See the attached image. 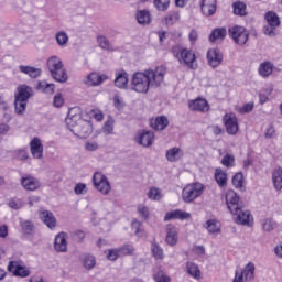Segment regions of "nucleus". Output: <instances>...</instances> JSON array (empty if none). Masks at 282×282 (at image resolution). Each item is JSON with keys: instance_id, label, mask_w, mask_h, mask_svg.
Instances as JSON below:
<instances>
[{"instance_id": "obj_1", "label": "nucleus", "mask_w": 282, "mask_h": 282, "mask_svg": "<svg viewBox=\"0 0 282 282\" xmlns=\"http://www.w3.org/2000/svg\"><path fill=\"white\" fill-rule=\"evenodd\" d=\"M147 83V88H143V94L149 91L150 87H160L164 83V76H166V67L158 66L155 70L148 69L142 74Z\"/></svg>"}, {"instance_id": "obj_2", "label": "nucleus", "mask_w": 282, "mask_h": 282, "mask_svg": "<svg viewBox=\"0 0 282 282\" xmlns=\"http://www.w3.org/2000/svg\"><path fill=\"white\" fill-rule=\"evenodd\" d=\"M48 72L57 83H67V72L63 66L61 57L53 55L47 59Z\"/></svg>"}, {"instance_id": "obj_3", "label": "nucleus", "mask_w": 282, "mask_h": 282, "mask_svg": "<svg viewBox=\"0 0 282 282\" xmlns=\"http://www.w3.org/2000/svg\"><path fill=\"white\" fill-rule=\"evenodd\" d=\"M172 54L174 58H177L178 63H183L189 69H195V53L191 50L177 44L172 47Z\"/></svg>"}, {"instance_id": "obj_4", "label": "nucleus", "mask_w": 282, "mask_h": 282, "mask_svg": "<svg viewBox=\"0 0 282 282\" xmlns=\"http://www.w3.org/2000/svg\"><path fill=\"white\" fill-rule=\"evenodd\" d=\"M202 193H204V185L202 183L189 184L183 188L182 199L185 204H191L197 197H202Z\"/></svg>"}, {"instance_id": "obj_5", "label": "nucleus", "mask_w": 282, "mask_h": 282, "mask_svg": "<svg viewBox=\"0 0 282 282\" xmlns=\"http://www.w3.org/2000/svg\"><path fill=\"white\" fill-rule=\"evenodd\" d=\"M228 34L236 45H246V43H248V39H250V32L240 25L229 28Z\"/></svg>"}, {"instance_id": "obj_6", "label": "nucleus", "mask_w": 282, "mask_h": 282, "mask_svg": "<svg viewBox=\"0 0 282 282\" xmlns=\"http://www.w3.org/2000/svg\"><path fill=\"white\" fill-rule=\"evenodd\" d=\"M264 19L267 21V25L263 28V32L267 36H276V28L281 25V19L279 14L273 11H269L265 13Z\"/></svg>"}, {"instance_id": "obj_7", "label": "nucleus", "mask_w": 282, "mask_h": 282, "mask_svg": "<svg viewBox=\"0 0 282 282\" xmlns=\"http://www.w3.org/2000/svg\"><path fill=\"white\" fill-rule=\"evenodd\" d=\"M93 184L101 195H109L111 193V184L105 174L96 172L93 176Z\"/></svg>"}, {"instance_id": "obj_8", "label": "nucleus", "mask_w": 282, "mask_h": 282, "mask_svg": "<svg viewBox=\"0 0 282 282\" xmlns=\"http://www.w3.org/2000/svg\"><path fill=\"white\" fill-rule=\"evenodd\" d=\"M223 122L226 127V132L228 135H237V133H239V120L235 113H226L223 117Z\"/></svg>"}, {"instance_id": "obj_9", "label": "nucleus", "mask_w": 282, "mask_h": 282, "mask_svg": "<svg viewBox=\"0 0 282 282\" xmlns=\"http://www.w3.org/2000/svg\"><path fill=\"white\" fill-rule=\"evenodd\" d=\"M94 131V128H91V122L86 120H79L77 126L73 129L74 135H77V138H89L91 135V132Z\"/></svg>"}, {"instance_id": "obj_10", "label": "nucleus", "mask_w": 282, "mask_h": 282, "mask_svg": "<svg viewBox=\"0 0 282 282\" xmlns=\"http://www.w3.org/2000/svg\"><path fill=\"white\" fill-rule=\"evenodd\" d=\"M226 204L229 213H239L241 205H239V195H237V192L229 189L226 193Z\"/></svg>"}, {"instance_id": "obj_11", "label": "nucleus", "mask_w": 282, "mask_h": 282, "mask_svg": "<svg viewBox=\"0 0 282 282\" xmlns=\"http://www.w3.org/2000/svg\"><path fill=\"white\" fill-rule=\"evenodd\" d=\"M80 120H83L80 118V108L75 107L69 109L68 115L65 119V123L68 127V129L73 132V129L75 127H78Z\"/></svg>"}, {"instance_id": "obj_12", "label": "nucleus", "mask_w": 282, "mask_h": 282, "mask_svg": "<svg viewBox=\"0 0 282 282\" xmlns=\"http://www.w3.org/2000/svg\"><path fill=\"white\" fill-rule=\"evenodd\" d=\"M207 61L210 67H219V64L224 61V55L221 54V51H219V48H210L207 52Z\"/></svg>"}, {"instance_id": "obj_13", "label": "nucleus", "mask_w": 282, "mask_h": 282, "mask_svg": "<svg viewBox=\"0 0 282 282\" xmlns=\"http://www.w3.org/2000/svg\"><path fill=\"white\" fill-rule=\"evenodd\" d=\"M200 12L204 17H214L217 12V0H202Z\"/></svg>"}, {"instance_id": "obj_14", "label": "nucleus", "mask_w": 282, "mask_h": 282, "mask_svg": "<svg viewBox=\"0 0 282 282\" xmlns=\"http://www.w3.org/2000/svg\"><path fill=\"white\" fill-rule=\"evenodd\" d=\"M108 78L109 77L105 74L98 75L97 73H90L87 75L84 84L87 85V87H98V85H102V83H105V80Z\"/></svg>"}, {"instance_id": "obj_15", "label": "nucleus", "mask_w": 282, "mask_h": 282, "mask_svg": "<svg viewBox=\"0 0 282 282\" xmlns=\"http://www.w3.org/2000/svg\"><path fill=\"white\" fill-rule=\"evenodd\" d=\"M15 99L22 100L24 102H28L30 98H32L34 91L32 90V87L28 85H21L17 88Z\"/></svg>"}, {"instance_id": "obj_16", "label": "nucleus", "mask_w": 282, "mask_h": 282, "mask_svg": "<svg viewBox=\"0 0 282 282\" xmlns=\"http://www.w3.org/2000/svg\"><path fill=\"white\" fill-rule=\"evenodd\" d=\"M173 219H180V221H184V219H191V214L182 209L167 212L164 216V221H171Z\"/></svg>"}, {"instance_id": "obj_17", "label": "nucleus", "mask_w": 282, "mask_h": 282, "mask_svg": "<svg viewBox=\"0 0 282 282\" xmlns=\"http://www.w3.org/2000/svg\"><path fill=\"white\" fill-rule=\"evenodd\" d=\"M30 149L35 160H43V143H41V139L34 138L30 142Z\"/></svg>"}, {"instance_id": "obj_18", "label": "nucleus", "mask_w": 282, "mask_h": 282, "mask_svg": "<svg viewBox=\"0 0 282 282\" xmlns=\"http://www.w3.org/2000/svg\"><path fill=\"white\" fill-rule=\"evenodd\" d=\"M231 215H235V221L240 226H249L250 219H252V215H250V212L241 209L239 207V210L237 213H231Z\"/></svg>"}, {"instance_id": "obj_19", "label": "nucleus", "mask_w": 282, "mask_h": 282, "mask_svg": "<svg viewBox=\"0 0 282 282\" xmlns=\"http://www.w3.org/2000/svg\"><path fill=\"white\" fill-rule=\"evenodd\" d=\"M21 185L25 191H37V188H41V182L30 175L21 178Z\"/></svg>"}, {"instance_id": "obj_20", "label": "nucleus", "mask_w": 282, "mask_h": 282, "mask_svg": "<svg viewBox=\"0 0 282 282\" xmlns=\"http://www.w3.org/2000/svg\"><path fill=\"white\" fill-rule=\"evenodd\" d=\"M188 107L191 111H208L210 109V106H208V101L206 99L197 98L195 100H191L188 102Z\"/></svg>"}, {"instance_id": "obj_21", "label": "nucleus", "mask_w": 282, "mask_h": 282, "mask_svg": "<svg viewBox=\"0 0 282 282\" xmlns=\"http://www.w3.org/2000/svg\"><path fill=\"white\" fill-rule=\"evenodd\" d=\"M274 72V64L270 61L262 62L258 67V74L262 78H270Z\"/></svg>"}, {"instance_id": "obj_22", "label": "nucleus", "mask_w": 282, "mask_h": 282, "mask_svg": "<svg viewBox=\"0 0 282 282\" xmlns=\"http://www.w3.org/2000/svg\"><path fill=\"white\" fill-rule=\"evenodd\" d=\"M8 270L13 273L14 276H21L25 279L30 274L28 267L17 265V262H9Z\"/></svg>"}, {"instance_id": "obj_23", "label": "nucleus", "mask_w": 282, "mask_h": 282, "mask_svg": "<svg viewBox=\"0 0 282 282\" xmlns=\"http://www.w3.org/2000/svg\"><path fill=\"white\" fill-rule=\"evenodd\" d=\"M54 249L56 252H67V237L65 232H59L55 237Z\"/></svg>"}, {"instance_id": "obj_24", "label": "nucleus", "mask_w": 282, "mask_h": 282, "mask_svg": "<svg viewBox=\"0 0 282 282\" xmlns=\"http://www.w3.org/2000/svg\"><path fill=\"white\" fill-rule=\"evenodd\" d=\"M19 72L20 74H24L30 78H40L41 74H43V70L41 68H36L34 66H25V65H20Z\"/></svg>"}, {"instance_id": "obj_25", "label": "nucleus", "mask_w": 282, "mask_h": 282, "mask_svg": "<svg viewBox=\"0 0 282 282\" xmlns=\"http://www.w3.org/2000/svg\"><path fill=\"white\" fill-rule=\"evenodd\" d=\"M167 246H176L177 245V228L173 225L166 226V238Z\"/></svg>"}, {"instance_id": "obj_26", "label": "nucleus", "mask_w": 282, "mask_h": 282, "mask_svg": "<svg viewBox=\"0 0 282 282\" xmlns=\"http://www.w3.org/2000/svg\"><path fill=\"white\" fill-rule=\"evenodd\" d=\"M127 85H129V74L126 70H121L116 74L115 86L118 89H127Z\"/></svg>"}, {"instance_id": "obj_27", "label": "nucleus", "mask_w": 282, "mask_h": 282, "mask_svg": "<svg viewBox=\"0 0 282 282\" xmlns=\"http://www.w3.org/2000/svg\"><path fill=\"white\" fill-rule=\"evenodd\" d=\"M42 221L47 226V228H56V217L50 210H44L40 215Z\"/></svg>"}, {"instance_id": "obj_28", "label": "nucleus", "mask_w": 282, "mask_h": 282, "mask_svg": "<svg viewBox=\"0 0 282 282\" xmlns=\"http://www.w3.org/2000/svg\"><path fill=\"white\" fill-rule=\"evenodd\" d=\"M214 177L220 188H224V186H228V173L224 172L221 167H217L215 170Z\"/></svg>"}, {"instance_id": "obj_29", "label": "nucleus", "mask_w": 282, "mask_h": 282, "mask_svg": "<svg viewBox=\"0 0 282 282\" xmlns=\"http://www.w3.org/2000/svg\"><path fill=\"white\" fill-rule=\"evenodd\" d=\"M152 129L155 131H164L169 127V118L166 116L156 117L154 121L151 122Z\"/></svg>"}, {"instance_id": "obj_30", "label": "nucleus", "mask_w": 282, "mask_h": 282, "mask_svg": "<svg viewBox=\"0 0 282 282\" xmlns=\"http://www.w3.org/2000/svg\"><path fill=\"white\" fill-rule=\"evenodd\" d=\"M228 34L226 28H217L214 29L209 35L210 43H215V41H224Z\"/></svg>"}, {"instance_id": "obj_31", "label": "nucleus", "mask_w": 282, "mask_h": 282, "mask_svg": "<svg viewBox=\"0 0 282 282\" xmlns=\"http://www.w3.org/2000/svg\"><path fill=\"white\" fill-rule=\"evenodd\" d=\"M186 272L187 274H189V276L196 279V281H199V279H202V271L199 270V267L194 262L186 263Z\"/></svg>"}, {"instance_id": "obj_32", "label": "nucleus", "mask_w": 282, "mask_h": 282, "mask_svg": "<svg viewBox=\"0 0 282 282\" xmlns=\"http://www.w3.org/2000/svg\"><path fill=\"white\" fill-rule=\"evenodd\" d=\"M132 89L133 91H137L138 94H142V73L137 72L132 76Z\"/></svg>"}, {"instance_id": "obj_33", "label": "nucleus", "mask_w": 282, "mask_h": 282, "mask_svg": "<svg viewBox=\"0 0 282 282\" xmlns=\"http://www.w3.org/2000/svg\"><path fill=\"white\" fill-rule=\"evenodd\" d=\"M239 274H242V279L252 281L254 279V263L249 262L243 270L239 271Z\"/></svg>"}, {"instance_id": "obj_34", "label": "nucleus", "mask_w": 282, "mask_h": 282, "mask_svg": "<svg viewBox=\"0 0 282 282\" xmlns=\"http://www.w3.org/2000/svg\"><path fill=\"white\" fill-rule=\"evenodd\" d=\"M272 181L275 191H281L282 188V169H275L272 173Z\"/></svg>"}, {"instance_id": "obj_35", "label": "nucleus", "mask_w": 282, "mask_h": 282, "mask_svg": "<svg viewBox=\"0 0 282 282\" xmlns=\"http://www.w3.org/2000/svg\"><path fill=\"white\" fill-rule=\"evenodd\" d=\"M20 226L23 235H34V230H36V227H34V223H32V220H21Z\"/></svg>"}, {"instance_id": "obj_36", "label": "nucleus", "mask_w": 282, "mask_h": 282, "mask_svg": "<svg viewBox=\"0 0 282 282\" xmlns=\"http://www.w3.org/2000/svg\"><path fill=\"white\" fill-rule=\"evenodd\" d=\"M154 281L155 282H171V278L164 273L162 267H156L154 269Z\"/></svg>"}, {"instance_id": "obj_37", "label": "nucleus", "mask_w": 282, "mask_h": 282, "mask_svg": "<svg viewBox=\"0 0 282 282\" xmlns=\"http://www.w3.org/2000/svg\"><path fill=\"white\" fill-rule=\"evenodd\" d=\"M83 265L86 270H94V268H96V257L89 253L84 254Z\"/></svg>"}, {"instance_id": "obj_38", "label": "nucleus", "mask_w": 282, "mask_h": 282, "mask_svg": "<svg viewBox=\"0 0 282 282\" xmlns=\"http://www.w3.org/2000/svg\"><path fill=\"white\" fill-rule=\"evenodd\" d=\"M155 140V134L152 131L142 130V147H151Z\"/></svg>"}, {"instance_id": "obj_39", "label": "nucleus", "mask_w": 282, "mask_h": 282, "mask_svg": "<svg viewBox=\"0 0 282 282\" xmlns=\"http://www.w3.org/2000/svg\"><path fill=\"white\" fill-rule=\"evenodd\" d=\"M232 8H234V14H237L238 17H246V14H248V12L246 11V3L241 2V1H236L232 3Z\"/></svg>"}, {"instance_id": "obj_40", "label": "nucleus", "mask_w": 282, "mask_h": 282, "mask_svg": "<svg viewBox=\"0 0 282 282\" xmlns=\"http://www.w3.org/2000/svg\"><path fill=\"white\" fill-rule=\"evenodd\" d=\"M180 148L175 147L172 149H169L166 151V160L167 162H177V160H180Z\"/></svg>"}, {"instance_id": "obj_41", "label": "nucleus", "mask_w": 282, "mask_h": 282, "mask_svg": "<svg viewBox=\"0 0 282 282\" xmlns=\"http://www.w3.org/2000/svg\"><path fill=\"white\" fill-rule=\"evenodd\" d=\"M153 6L159 12H166L171 6V0H153Z\"/></svg>"}, {"instance_id": "obj_42", "label": "nucleus", "mask_w": 282, "mask_h": 282, "mask_svg": "<svg viewBox=\"0 0 282 282\" xmlns=\"http://www.w3.org/2000/svg\"><path fill=\"white\" fill-rule=\"evenodd\" d=\"M8 206L12 210H21V208L25 206V202H23L21 198L13 197L9 199Z\"/></svg>"}, {"instance_id": "obj_43", "label": "nucleus", "mask_w": 282, "mask_h": 282, "mask_svg": "<svg viewBox=\"0 0 282 282\" xmlns=\"http://www.w3.org/2000/svg\"><path fill=\"white\" fill-rule=\"evenodd\" d=\"M97 43H98L99 47H101V50H106L107 52H112L113 51V46L107 40V37H105L104 35H99L97 37Z\"/></svg>"}, {"instance_id": "obj_44", "label": "nucleus", "mask_w": 282, "mask_h": 282, "mask_svg": "<svg viewBox=\"0 0 282 282\" xmlns=\"http://www.w3.org/2000/svg\"><path fill=\"white\" fill-rule=\"evenodd\" d=\"M152 254L154 259L162 260L164 259V249L158 245V242H153L151 246Z\"/></svg>"}, {"instance_id": "obj_45", "label": "nucleus", "mask_w": 282, "mask_h": 282, "mask_svg": "<svg viewBox=\"0 0 282 282\" xmlns=\"http://www.w3.org/2000/svg\"><path fill=\"white\" fill-rule=\"evenodd\" d=\"M113 124H116L113 117H108L107 121L104 123V133L106 135L113 134Z\"/></svg>"}, {"instance_id": "obj_46", "label": "nucleus", "mask_w": 282, "mask_h": 282, "mask_svg": "<svg viewBox=\"0 0 282 282\" xmlns=\"http://www.w3.org/2000/svg\"><path fill=\"white\" fill-rule=\"evenodd\" d=\"M14 107H15V113H18V116H23V113H25V108L28 107V101L15 99Z\"/></svg>"}, {"instance_id": "obj_47", "label": "nucleus", "mask_w": 282, "mask_h": 282, "mask_svg": "<svg viewBox=\"0 0 282 282\" xmlns=\"http://www.w3.org/2000/svg\"><path fill=\"white\" fill-rule=\"evenodd\" d=\"M207 230L208 232H210L212 235H215V232H219L220 228H219V223L216 219H209L207 220Z\"/></svg>"}, {"instance_id": "obj_48", "label": "nucleus", "mask_w": 282, "mask_h": 282, "mask_svg": "<svg viewBox=\"0 0 282 282\" xmlns=\"http://www.w3.org/2000/svg\"><path fill=\"white\" fill-rule=\"evenodd\" d=\"M56 41H57V44L63 47L65 45H67V42L69 41V36L67 35L66 32L64 31H61L56 34Z\"/></svg>"}, {"instance_id": "obj_49", "label": "nucleus", "mask_w": 282, "mask_h": 282, "mask_svg": "<svg viewBox=\"0 0 282 282\" xmlns=\"http://www.w3.org/2000/svg\"><path fill=\"white\" fill-rule=\"evenodd\" d=\"M235 188H243V174L241 172L237 173L231 180Z\"/></svg>"}, {"instance_id": "obj_50", "label": "nucleus", "mask_w": 282, "mask_h": 282, "mask_svg": "<svg viewBox=\"0 0 282 282\" xmlns=\"http://www.w3.org/2000/svg\"><path fill=\"white\" fill-rule=\"evenodd\" d=\"M223 166H227V169H231V166H235V156L232 154H226L221 159Z\"/></svg>"}, {"instance_id": "obj_51", "label": "nucleus", "mask_w": 282, "mask_h": 282, "mask_svg": "<svg viewBox=\"0 0 282 282\" xmlns=\"http://www.w3.org/2000/svg\"><path fill=\"white\" fill-rule=\"evenodd\" d=\"M149 199H154L155 202H159V199H162V194L160 193L159 188L152 187L148 192Z\"/></svg>"}, {"instance_id": "obj_52", "label": "nucleus", "mask_w": 282, "mask_h": 282, "mask_svg": "<svg viewBox=\"0 0 282 282\" xmlns=\"http://www.w3.org/2000/svg\"><path fill=\"white\" fill-rule=\"evenodd\" d=\"M106 257L109 261H116L120 257V251L118 249H109L106 251Z\"/></svg>"}, {"instance_id": "obj_53", "label": "nucleus", "mask_w": 282, "mask_h": 282, "mask_svg": "<svg viewBox=\"0 0 282 282\" xmlns=\"http://www.w3.org/2000/svg\"><path fill=\"white\" fill-rule=\"evenodd\" d=\"M118 250H119L120 257H127L128 254L133 253V247H131L129 245H124L123 247L119 248Z\"/></svg>"}, {"instance_id": "obj_54", "label": "nucleus", "mask_w": 282, "mask_h": 282, "mask_svg": "<svg viewBox=\"0 0 282 282\" xmlns=\"http://www.w3.org/2000/svg\"><path fill=\"white\" fill-rule=\"evenodd\" d=\"M262 230H264V232H272V230H274V221H272V219H264Z\"/></svg>"}, {"instance_id": "obj_55", "label": "nucleus", "mask_w": 282, "mask_h": 282, "mask_svg": "<svg viewBox=\"0 0 282 282\" xmlns=\"http://www.w3.org/2000/svg\"><path fill=\"white\" fill-rule=\"evenodd\" d=\"M87 185L85 183H78L74 187L75 195H85Z\"/></svg>"}, {"instance_id": "obj_56", "label": "nucleus", "mask_w": 282, "mask_h": 282, "mask_svg": "<svg viewBox=\"0 0 282 282\" xmlns=\"http://www.w3.org/2000/svg\"><path fill=\"white\" fill-rule=\"evenodd\" d=\"M113 105H115V108L118 109L119 111L121 109H124V101L122 100V98H120V96L116 95L113 97Z\"/></svg>"}, {"instance_id": "obj_57", "label": "nucleus", "mask_w": 282, "mask_h": 282, "mask_svg": "<svg viewBox=\"0 0 282 282\" xmlns=\"http://www.w3.org/2000/svg\"><path fill=\"white\" fill-rule=\"evenodd\" d=\"M151 23V12L142 10V25H149Z\"/></svg>"}, {"instance_id": "obj_58", "label": "nucleus", "mask_w": 282, "mask_h": 282, "mask_svg": "<svg viewBox=\"0 0 282 282\" xmlns=\"http://www.w3.org/2000/svg\"><path fill=\"white\" fill-rule=\"evenodd\" d=\"M276 135V130L274 129V126H269L265 130L264 137L269 140H272Z\"/></svg>"}, {"instance_id": "obj_59", "label": "nucleus", "mask_w": 282, "mask_h": 282, "mask_svg": "<svg viewBox=\"0 0 282 282\" xmlns=\"http://www.w3.org/2000/svg\"><path fill=\"white\" fill-rule=\"evenodd\" d=\"M254 109V102L245 104L243 107L240 108V113H250Z\"/></svg>"}, {"instance_id": "obj_60", "label": "nucleus", "mask_w": 282, "mask_h": 282, "mask_svg": "<svg viewBox=\"0 0 282 282\" xmlns=\"http://www.w3.org/2000/svg\"><path fill=\"white\" fill-rule=\"evenodd\" d=\"M73 239L75 241H77V243H80V241H83V239H85V231H75L73 232Z\"/></svg>"}, {"instance_id": "obj_61", "label": "nucleus", "mask_w": 282, "mask_h": 282, "mask_svg": "<svg viewBox=\"0 0 282 282\" xmlns=\"http://www.w3.org/2000/svg\"><path fill=\"white\" fill-rule=\"evenodd\" d=\"M63 102H64V99H63V96L62 95H56L53 99V105L55 107H63Z\"/></svg>"}, {"instance_id": "obj_62", "label": "nucleus", "mask_w": 282, "mask_h": 282, "mask_svg": "<svg viewBox=\"0 0 282 282\" xmlns=\"http://www.w3.org/2000/svg\"><path fill=\"white\" fill-rule=\"evenodd\" d=\"M86 151H96L98 149L97 142H86L85 143Z\"/></svg>"}, {"instance_id": "obj_63", "label": "nucleus", "mask_w": 282, "mask_h": 282, "mask_svg": "<svg viewBox=\"0 0 282 282\" xmlns=\"http://www.w3.org/2000/svg\"><path fill=\"white\" fill-rule=\"evenodd\" d=\"M178 19H180V14L174 13V14L167 15V17L165 18V21H166L167 24H171V23H173L174 21H178Z\"/></svg>"}, {"instance_id": "obj_64", "label": "nucleus", "mask_w": 282, "mask_h": 282, "mask_svg": "<svg viewBox=\"0 0 282 282\" xmlns=\"http://www.w3.org/2000/svg\"><path fill=\"white\" fill-rule=\"evenodd\" d=\"M18 160H28V151L25 150H19L17 154Z\"/></svg>"}]
</instances>
